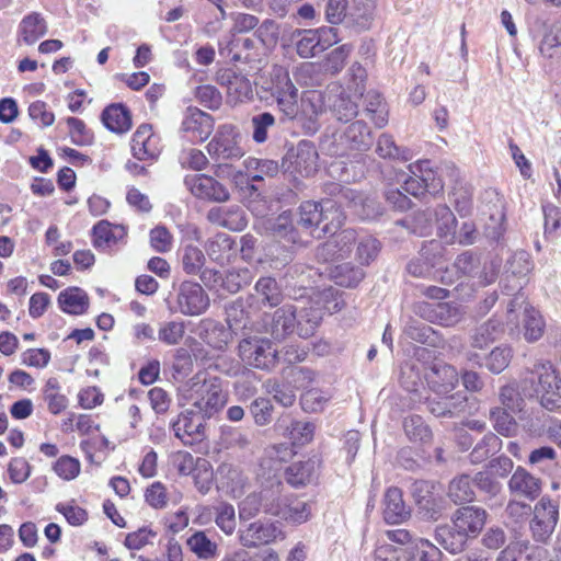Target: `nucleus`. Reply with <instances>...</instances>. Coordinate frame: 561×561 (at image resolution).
Returning a JSON list of instances; mask_svg holds the SVG:
<instances>
[{
  "instance_id": "obj_8",
  "label": "nucleus",
  "mask_w": 561,
  "mask_h": 561,
  "mask_svg": "<svg viewBox=\"0 0 561 561\" xmlns=\"http://www.w3.org/2000/svg\"><path fill=\"white\" fill-rule=\"evenodd\" d=\"M196 405L198 411H191L190 416H185L183 420L178 422L176 436L183 437L180 434V431L183 430L184 435L187 437L184 443L188 445H196V453L207 455L208 442H205L206 428L204 424V416L207 413V408L210 405V399H207L204 404L196 403Z\"/></svg>"
},
{
  "instance_id": "obj_28",
  "label": "nucleus",
  "mask_w": 561,
  "mask_h": 561,
  "mask_svg": "<svg viewBox=\"0 0 561 561\" xmlns=\"http://www.w3.org/2000/svg\"><path fill=\"white\" fill-rule=\"evenodd\" d=\"M275 426L294 445H305L313 437L314 425L312 423L294 420L288 414L278 419Z\"/></svg>"
},
{
  "instance_id": "obj_59",
  "label": "nucleus",
  "mask_w": 561,
  "mask_h": 561,
  "mask_svg": "<svg viewBox=\"0 0 561 561\" xmlns=\"http://www.w3.org/2000/svg\"><path fill=\"white\" fill-rule=\"evenodd\" d=\"M499 397L504 409L513 413L520 412L524 409L525 399L516 382L503 386L500 389Z\"/></svg>"
},
{
  "instance_id": "obj_4",
  "label": "nucleus",
  "mask_w": 561,
  "mask_h": 561,
  "mask_svg": "<svg viewBox=\"0 0 561 561\" xmlns=\"http://www.w3.org/2000/svg\"><path fill=\"white\" fill-rule=\"evenodd\" d=\"M272 95L286 119H294L299 113L298 90L294 85L287 69L275 66L271 72Z\"/></svg>"
},
{
  "instance_id": "obj_54",
  "label": "nucleus",
  "mask_w": 561,
  "mask_h": 561,
  "mask_svg": "<svg viewBox=\"0 0 561 561\" xmlns=\"http://www.w3.org/2000/svg\"><path fill=\"white\" fill-rule=\"evenodd\" d=\"M376 153L382 159L410 160V151L396 145L394 139L389 134H381L377 140Z\"/></svg>"
},
{
  "instance_id": "obj_15",
  "label": "nucleus",
  "mask_w": 561,
  "mask_h": 561,
  "mask_svg": "<svg viewBox=\"0 0 561 561\" xmlns=\"http://www.w3.org/2000/svg\"><path fill=\"white\" fill-rule=\"evenodd\" d=\"M533 267L534 265L527 252H515L505 264L504 276L502 279L504 290L510 293L518 289L517 293H522L520 290L527 283V276L533 271Z\"/></svg>"
},
{
  "instance_id": "obj_45",
  "label": "nucleus",
  "mask_w": 561,
  "mask_h": 561,
  "mask_svg": "<svg viewBox=\"0 0 561 561\" xmlns=\"http://www.w3.org/2000/svg\"><path fill=\"white\" fill-rule=\"evenodd\" d=\"M244 167L251 181H263L278 173V163L274 160L249 157L244 160Z\"/></svg>"
},
{
  "instance_id": "obj_1",
  "label": "nucleus",
  "mask_w": 561,
  "mask_h": 561,
  "mask_svg": "<svg viewBox=\"0 0 561 561\" xmlns=\"http://www.w3.org/2000/svg\"><path fill=\"white\" fill-rule=\"evenodd\" d=\"M376 561H440V550L426 539H419L408 547L383 543L375 550Z\"/></svg>"
},
{
  "instance_id": "obj_19",
  "label": "nucleus",
  "mask_w": 561,
  "mask_h": 561,
  "mask_svg": "<svg viewBox=\"0 0 561 561\" xmlns=\"http://www.w3.org/2000/svg\"><path fill=\"white\" fill-rule=\"evenodd\" d=\"M417 313L430 322L443 327H454L461 321L463 310L460 306L451 302H421L417 305Z\"/></svg>"
},
{
  "instance_id": "obj_20",
  "label": "nucleus",
  "mask_w": 561,
  "mask_h": 561,
  "mask_svg": "<svg viewBox=\"0 0 561 561\" xmlns=\"http://www.w3.org/2000/svg\"><path fill=\"white\" fill-rule=\"evenodd\" d=\"M178 305L183 314L198 316L207 309L209 299L199 284L184 282L179 289Z\"/></svg>"
},
{
  "instance_id": "obj_63",
  "label": "nucleus",
  "mask_w": 561,
  "mask_h": 561,
  "mask_svg": "<svg viewBox=\"0 0 561 561\" xmlns=\"http://www.w3.org/2000/svg\"><path fill=\"white\" fill-rule=\"evenodd\" d=\"M490 417L493 426L497 433L504 436H512L517 430V424L514 417L504 408H494L490 411Z\"/></svg>"
},
{
  "instance_id": "obj_2",
  "label": "nucleus",
  "mask_w": 561,
  "mask_h": 561,
  "mask_svg": "<svg viewBox=\"0 0 561 561\" xmlns=\"http://www.w3.org/2000/svg\"><path fill=\"white\" fill-rule=\"evenodd\" d=\"M336 204L337 202L330 199L323 203L312 201L301 203L298 211V226L310 229L317 227L323 220H329L322 229L323 232H331V226L341 227L344 216Z\"/></svg>"
},
{
  "instance_id": "obj_11",
  "label": "nucleus",
  "mask_w": 561,
  "mask_h": 561,
  "mask_svg": "<svg viewBox=\"0 0 561 561\" xmlns=\"http://www.w3.org/2000/svg\"><path fill=\"white\" fill-rule=\"evenodd\" d=\"M319 154L316 146L308 140H301L285 157L284 165L291 173L308 178L318 171Z\"/></svg>"
},
{
  "instance_id": "obj_41",
  "label": "nucleus",
  "mask_w": 561,
  "mask_h": 561,
  "mask_svg": "<svg viewBox=\"0 0 561 561\" xmlns=\"http://www.w3.org/2000/svg\"><path fill=\"white\" fill-rule=\"evenodd\" d=\"M376 0H352L348 18L358 30H368L374 21Z\"/></svg>"
},
{
  "instance_id": "obj_23",
  "label": "nucleus",
  "mask_w": 561,
  "mask_h": 561,
  "mask_svg": "<svg viewBox=\"0 0 561 561\" xmlns=\"http://www.w3.org/2000/svg\"><path fill=\"white\" fill-rule=\"evenodd\" d=\"M284 538L283 531L273 523L254 522L240 530L242 546L254 548Z\"/></svg>"
},
{
  "instance_id": "obj_49",
  "label": "nucleus",
  "mask_w": 561,
  "mask_h": 561,
  "mask_svg": "<svg viewBox=\"0 0 561 561\" xmlns=\"http://www.w3.org/2000/svg\"><path fill=\"white\" fill-rule=\"evenodd\" d=\"M266 494H273V496L277 495L275 493V482L271 484L270 489H263L259 494L252 493L249 494L241 503H240V518L249 519L253 517L255 514L260 512L262 508L265 512L266 504Z\"/></svg>"
},
{
  "instance_id": "obj_50",
  "label": "nucleus",
  "mask_w": 561,
  "mask_h": 561,
  "mask_svg": "<svg viewBox=\"0 0 561 561\" xmlns=\"http://www.w3.org/2000/svg\"><path fill=\"white\" fill-rule=\"evenodd\" d=\"M191 332L196 336L192 337L190 348L195 359H206L207 352L202 347V343L209 344L210 319H202L191 328Z\"/></svg>"
},
{
  "instance_id": "obj_51",
  "label": "nucleus",
  "mask_w": 561,
  "mask_h": 561,
  "mask_svg": "<svg viewBox=\"0 0 561 561\" xmlns=\"http://www.w3.org/2000/svg\"><path fill=\"white\" fill-rule=\"evenodd\" d=\"M250 275L248 270L228 271L224 275L213 271V286L219 284L229 293H237L249 283Z\"/></svg>"
},
{
  "instance_id": "obj_39",
  "label": "nucleus",
  "mask_w": 561,
  "mask_h": 561,
  "mask_svg": "<svg viewBox=\"0 0 561 561\" xmlns=\"http://www.w3.org/2000/svg\"><path fill=\"white\" fill-rule=\"evenodd\" d=\"M58 304L62 311L70 314H82L89 307L87 293L79 287H69L58 296Z\"/></svg>"
},
{
  "instance_id": "obj_32",
  "label": "nucleus",
  "mask_w": 561,
  "mask_h": 561,
  "mask_svg": "<svg viewBox=\"0 0 561 561\" xmlns=\"http://www.w3.org/2000/svg\"><path fill=\"white\" fill-rule=\"evenodd\" d=\"M93 245L100 250H107L126 237V229L122 225H112L107 220L99 221L92 229Z\"/></svg>"
},
{
  "instance_id": "obj_57",
  "label": "nucleus",
  "mask_w": 561,
  "mask_h": 561,
  "mask_svg": "<svg viewBox=\"0 0 561 561\" xmlns=\"http://www.w3.org/2000/svg\"><path fill=\"white\" fill-rule=\"evenodd\" d=\"M403 428L412 442L427 443L432 439V431L420 415H410L404 419Z\"/></svg>"
},
{
  "instance_id": "obj_48",
  "label": "nucleus",
  "mask_w": 561,
  "mask_h": 561,
  "mask_svg": "<svg viewBox=\"0 0 561 561\" xmlns=\"http://www.w3.org/2000/svg\"><path fill=\"white\" fill-rule=\"evenodd\" d=\"M43 398L53 414H59L68 407V399L60 392L59 381L55 377H50L46 381L43 388Z\"/></svg>"
},
{
  "instance_id": "obj_46",
  "label": "nucleus",
  "mask_w": 561,
  "mask_h": 561,
  "mask_svg": "<svg viewBox=\"0 0 561 561\" xmlns=\"http://www.w3.org/2000/svg\"><path fill=\"white\" fill-rule=\"evenodd\" d=\"M503 332V324L499 320L490 319L477 328L472 336V346L482 350L501 337Z\"/></svg>"
},
{
  "instance_id": "obj_43",
  "label": "nucleus",
  "mask_w": 561,
  "mask_h": 561,
  "mask_svg": "<svg viewBox=\"0 0 561 561\" xmlns=\"http://www.w3.org/2000/svg\"><path fill=\"white\" fill-rule=\"evenodd\" d=\"M397 224L408 228L415 234L427 236L434 226V209L417 210L413 215L398 220Z\"/></svg>"
},
{
  "instance_id": "obj_40",
  "label": "nucleus",
  "mask_w": 561,
  "mask_h": 561,
  "mask_svg": "<svg viewBox=\"0 0 561 561\" xmlns=\"http://www.w3.org/2000/svg\"><path fill=\"white\" fill-rule=\"evenodd\" d=\"M472 483L473 479H471L468 474H460L455 477L448 486L447 495L449 500L456 505L472 502L476 497Z\"/></svg>"
},
{
  "instance_id": "obj_61",
  "label": "nucleus",
  "mask_w": 561,
  "mask_h": 561,
  "mask_svg": "<svg viewBox=\"0 0 561 561\" xmlns=\"http://www.w3.org/2000/svg\"><path fill=\"white\" fill-rule=\"evenodd\" d=\"M185 186L197 199L210 201V176L207 174H190L185 176Z\"/></svg>"
},
{
  "instance_id": "obj_36",
  "label": "nucleus",
  "mask_w": 561,
  "mask_h": 561,
  "mask_svg": "<svg viewBox=\"0 0 561 561\" xmlns=\"http://www.w3.org/2000/svg\"><path fill=\"white\" fill-rule=\"evenodd\" d=\"M47 33L45 19L37 12H32L24 16L19 25L21 41L26 45L35 44Z\"/></svg>"
},
{
  "instance_id": "obj_22",
  "label": "nucleus",
  "mask_w": 561,
  "mask_h": 561,
  "mask_svg": "<svg viewBox=\"0 0 561 561\" xmlns=\"http://www.w3.org/2000/svg\"><path fill=\"white\" fill-rule=\"evenodd\" d=\"M217 82L226 89V93L232 103L250 100L253 89L250 80L232 69H224L217 72Z\"/></svg>"
},
{
  "instance_id": "obj_25",
  "label": "nucleus",
  "mask_w": 561,
  "mask_h": 561,
  "mask_svg": "<svg viewBox=\"0 0 561 561\" xmlns=\"http://www.w3.org/2000/svg\"><path fill=\"white\" fill-rule=\"evenodd\" d=\"M508 490L516 497L534 501L541 493V480L518 467L508 481Z\"/></svg>"
},
{
  "instance_id": "obj_26",
  "label": "nucleus",
  "mask_w": 561,
  "mask_h": 561,
  "mask_svg": "<svg viewBox=\"0 0 561 561\" xmlns=\"http://www.w3.org/2000/svg\"><path fill=\"white\" fill-rule=\"evenodd\" d=\"M218 492L226 496L238 497L243 491V477L238 468L230 463H222L218 467L215 476Z\"/></svg>"
},
{
  "instance_id": "obj_55",
  "label": "nucleus",
  "mask_w": 561,
  "mask_h": 561,
  "mask_svg": "<svg viewBox=\"0 0 561 561\" xmlns=\"http://www.w3.org/2000/svg\"><path fill=\"white\" fill-rule=\"evenodd\" d=\"M255 293L261 297L262 302L271 307L282 302L283 294L275 278L261 277L255 284Z\"/></svg>"
},
{
  "instance_id": "obj_35",
  "label": "nucleus",
  "mask_w": 561,
  "mask_h": 561,
  "mask_svg": "<svg viewBox=\"0 0 561 561\" xmlns=\"http://www.w3.org/2000/svg\"><path fill=\"white\" fill-rule=\"evenodd\" d=\"M318 468V461L312 458L294 462L286 469L285 479L290 485L299 488L313 480Z\"/></svg>"
},
{
  "instance_id": "obj_17",
  "label": "nucleus",
  "mask_w": 561,
  "mask_h": 561,
  "mask_svg": "<svg viewBox=\"0 0 561 561\" xmlns=\"http://www.w3.org/2000/svg\"><path fill=\"white\" fill-rule=\"evenodd\" d=\"M486 518L488 513L484 508L478 506H462L454 512L451 523L469 540L480 535L486 523Z\"/></svg>"
},
{
  "instance_id": "obj_53",
  "label": "nucleus",
  "mask_w": 561,
  "mask_h": 561,
  "mask_svg": "<svg viewBox=\"0 0 561 561\" xmlns=\"http://www.w3.org/2000/svg\"><path fill=\"white\" fill-rule=\"evenodd\" d=\"M352 48L351 45L344 44L331 50L325 58L319 62L321 70L332 76L337 75L344 68Z\"/></svg>"
},
{
  "instance_id": "obj_64",
  "label": "nucleus",
  "mask_w": 561,
  "mask_h": 561,
  "mask_svg": "<svg viewBox=\"0 0 561 561\" xmlns=\"http://www.w3.org/2000/svg\"><path fill=\"white\" fill-rule=\"evenodd\" d=\"M67 125L71 141L77 146H89L93 142V133L83 121L77 117H68Z\"/></svg>"
},
{
  "instance_id": "obj_52",
  "label": "nucleus",
  "mask_w": 561,
  "mask_h": 561,
  "mask_svg": "<svg viewBox=\"0 0 561 561\" xmlns=\"http://www.w3.org/2000/svg\"><path fill=\"white\" fill-rule=\"evenodd\" d=\"M434 224L437 226L438 236L447 241H453L456 232V218L446 205L434 208Z\"/></svg>"
},
{
  "instance_id": "obj_47",
  "label": "nucleus",
  "mask_w": 561,
  "mask_h": 561,
  "mask_svg": "<svg viewBox=\"0 0 561 561\" xmlns=\"http://www.w3.org/2000/svg\"><path fill=\"white\" fill-rule=\"evenodd\" d=\"M364 276L365 273L360 267H356L348 262L337 264L331 271V277L335 284L342 287H355L363 280Z\"/></svg>"
},
{
  "instance_id": "obj_60",
  "label": "nucleus",
  "mask_w": 561,
  "mask_h": 561,
  "mask_svg": "<svg viewBox=\"0 0 561 561\" xmlns=\"http://www.w3.org/2000/svg\"><path fill=\"white\" fill-rule=\"evenodd\" d=\"M322 70L319 64L316 62H302L294 71V79L300 85L316 87L320 85L322 78Z\"/></svg>"
},
{
  "instance_id": "obj_33",
  "label": "nucleus",
  "mask_w": 561,
  "mask_h": 561,
  "mask_svg": "<svg viewBox=\"0 0 561 561\" xmlns=\"http://www.w3.org/2000/svg\"><path fill=\"white\" fill-rule=\"evenodd\" d=\"M104 126L116 134H125L131 127V115L129 110L122 103H114L106 106L101 115Z\"/></svg>"
},
{
  "instance_id": "obj_44",
  "label": "nucleus",
  "mask_w": 561,
  "mask_h": 561,
  "mask_svg": "<svg viewBox=\"0 0 561 561\" xmlns=\"http://www.w3.org/2000/svg\"><path fill=\"white\" fill-rule=\"evenodd\" d=\"M365 113L378 128L385 127L388 123L387 104L376 91L367 92L365 96Z\"/></svg>"
},
{
  "instance_id": "obj_9",
  "label": "nucleus",
  "mask_w": 561,
  "mask_h": 561,
  "mask_svg": "<svg viewBox=\"0 0 561 561\" xmlns=\"http://www.w3.org/2000/svg\"><path fill=\"white\" fill-rule=\"evenodd\" d=\"M317 100L321 101L340 122L347 123L352 121L359 111L358 99L356 96L353 99L340 85L329 87L323 94H317Z\"/></svg>"
},
{
  "instance_id": "obj_34",
  "label": "nucleus",
  "mask_w": 561,
  "mask_h": 561,
  "mask_svg": "<svg viewBox=\"0 0 561 561\" xmlns=\"http://www.w3.org/2000/svg\"><path fill=\"white\" fill-rule=\"evenodd\" d=\"M437 248V243H431V247L423 248L420 256L408 264V272L415 277L436 278L435 268L439 264V257L432 252Z\"/></svg>"
},
{
  "instance_id": "obj_31",
  "label": "nucleus",
  "mask_w": 561,
  "mask_h": 561,
  "mask_svg": "<svg viewBox=\"0 0 561 561\" xmlns=\"http://www.w3.org/2000/svg\"><path fill=\"white\" fill-rule=\"evenodd\" d=\"M182 128L192 134V139L204 141L210 136V116L197 107H188Z\"/></svg>"
},
{
  "instance_id": "obj_29",
  "label": "nucleus",
  "mask_w": 561,
  "mask_h": 561,
  "mask_svg": "<svg viewBox=\"0 0 561 561\" xmlns=\"http://www.w3.org/2000/svg\"><path fill=\"white\" fill-rule=\"evenodd\" d=\"M304 306H296V323L298 335L307 339L314 334L317 328L322 320V308L313 302L302 301Z\"/></svg>"
},
{
  "instance_id": "obj_3",
  "label": "nucleus",
  "mask_w": 561,
  "mask_h": 561,
  "mask_svg": "<svg viewBox=\"0 0 561 561\" xmlns=\"http://www.w3.org/2000/svg\"><path fill=\"white\" fill-rule=\"evenodd\" d=\"M283 484L280 481H275V493L266 494L265 513L279 517L291 523H305L311 515L310 505L297 497L283 496Z\"/></svg>"
},
{
  "instance_id": "obj_56",
  "label": "nucleus",
  "mask_w": 561,
  "mask_h": 561,
  "mask_svg": "<svg viewBox=\"0 0 561 561\" xmlns=\"http://www.w3.org/2000/svg\"><path fill=\"white\" fill-rule=\"evenodd\" d=\"M205 261H206V259H205L204 253L197 247L187 245L184 249V254L182 257L184 271L187 274H193V275L201 273L202 280L205 283V285H207V283H206L207 271L202 272Z\"/></svg>"
},
{
  "instance_id": "obj_24",
  "label": "nucleus",
  "mask_w": 561,
  "mask_h": 561,
  "mask_svg": "<svg viewBox=\"0 0 561 561\" xmlns=\"http://www.w3.org/2000/svg\"><path fill=\"white\" fill-rule=\"evenodd\" d=\"M428 387L437 394H447L458 383V373L451 365L434 363L425 374Z\"/></svg>"
},
{
  "instance_id": "obj_10",
  "label": "nucleus",
  "mask_w": 561,
  "mask_h": 561,
  "mask_svg": "<svg viewBox=\"0 0 561 561\" xmlns=\"http://www.w3.org/2000/svg\"><path fill=\"white\" fill-rule=\"evenodd\" d=\"M276 348L271 341L259 337L243 339L239 343V355L249 366L260 369H268L275 364Z\"/></svg>"
},
{
  "instance_id": "obj_6",
  "label": "nucleus",
  "mask_w": 561,
  "mask_h": 561,
  "mask_svg": "<svg viewBox=\"0 0 561 561\" xmlns=\"http://www.w3.org/2000/svg\"><path fill=\"white\" fill-rule=\"evenodd\" d=\"M538 377L537 393L548 411L561 410V379L550 362L536 363L531 370Z\"/></svg>"
},
{
  "instance_id": "obj_42",
  "label": "nucleus",
  "mask_w": 561,
  "mask_h": 561,
  "mask_svg": "<svg viewBox=\"0 0 561 561\" xmlns=\"http://www.w3.org/2000/svg\"><path fill=\"white\" fill-rule=\"evenodd\" d=\"M344 138L351 149L367 150L373 145V135L364 121L352 123L344 133Z\"/></svg>"
},
{
  "instance_id": "obj_58",
  "label": "nucleus",
  "mask_w": 561,
  "mask_h": 561,
  "mask_svg": "<svg viewBox=\"0 0 561 561\" xmlns=\"http://www.w3.org/2000/svg\"><path fill=\"white\" fill-rule=\"evenodd\" d=\"M404 333L411 340L422 344L434 345L436 341L434 330L428 324L416 319H410L407 322Z\"/></svg>"
},
{
  "instance_id": "obj_37",
  "label": "nucleus",
  "mask_w": 561,
  "mask_h": 561,
  "mask_svg": "<svg viewBox=\"0 0 561 561\" xmlns=\"http://www.w3.org/2000/svg\"><path fill=\"white\" fill-rule=\"evenodd\" d=\"M436 541L450 553H460L465 550L468 538L453 524L438 526L435 530Z\"/></svg>"
},
{
  "instance_id": "obj_7",
  "label": "nucleus",
  "mask_w": 561,
  "mask_h": 561,
  "mask_svg": "<svg viewBox=\"0 0 561 561\" xmlns=\"http://www.w3.org/2000/svg\"><path fill=\"white\" fill-rule=\"evenodd\" d=\"M517 310H523L525 340L529 343L538 341L543 335L546 324L539 311L535 310L526 302L524 293H517L507 306V318L510 322H516L517 317L515 313Z\"/></svg>"
},
{
  "instance_id": "obj_18",
  "label": "nucleus",
  "mask_w": 561,
  "mask_h": 561,
  "mask_svg": "<svg viewBox=\"0 0 561 561\" xmlns=\"http://www.w3.org/2000/svg\"><path fill=\"white\" fill-rule=\"evenodd\" d=\"M332 239L322 244L318 250V257L323 260L344 259L347 257L353 249V244L357 241V233L352 228L343 229L339 232V227L331 226Z\"/></svg>"
},
{
  "instance_id": "obj_38",
  "label": "nucleus",
  "mask_w": 561,
  "mask_h": 561,
  "mask_svg": "<svg viewBox=\"0 0 561 561\" xmlns=\"http://www.w3.org/2000/svg\"><path fill=\"white\" fill-rule=\"evenodd\" d=\"M293 38L296 53L301 58L308 59L322 51L320 50L321 33L316 30H297L293 34Z\"/></svg>"
},
{
  "instance_id": "obj_62",
  "label": "nucleus",
  "mask_w": 561,
  "mask_h": 561,
  "mask_svg": "<svg viewBox=\"0 0 561 561\" xmlns=\"http://www.w3.org/2000/svg\"><path fill=\"white\" fill-rule=\"evenodd\" d=\"M184 321H168L163 322L158 331V339L167 345H178L185 334Z\"/></svg>"
},
{
  "instance_id": "obj_14",
  "label": "nucleus",
  "mask_w": 561,
  "mask_h": 561,
  "mask_svg": "<svg viewBox=\"0 0 561 561\" xmlns=\"http://www.w3.org/2000/svg\"><path fill=\"white\" fill-rule=\"evenodd\" d=\"M409 170L412 176L407 179L402 186L408 194L417 197L427 191L437 192L443 188V183L439 179H435L428 160L412 163L409 165Z\"/></svg>"
},
{
  "instance_id": "obj_12",
  "label": "nucleus",
  "mask_w": 561,
  "mask_h": 561,
  "mask_svg": "<svg viewBox=\"0 0 561 561\" xmlns=\"http://www.w3.org/2000/svg\"><path fill=\"white\" fill-rule=\"evenodd\" d=\"M296 305H284L272 313H265L260 322L261 330L274 340H284L295 330Z\"/></svg>"
},
{
  "instance_id": "obj_16",
  "label": "nucleus",
  "mask_w": 561,
  "mask_h": 561,
  "mask_svg": "<svg viewBox=\"0 0 561 561\" xmlns=\"http://www.w3.org/2000/svg\"><path fill=\"white\" fill-rule=\"evenodd\" d=\"M241 136L233 125H222L216 133L213 160H238L243 156L240 147Z\"/></svg>"
},
{
  "instance_id": "obj_13",
  "label": "nucleus",
  "mask_w": 561,
  "mask_h": 561,
  "mask_svg": "<svg viewBox=\"0 0 561 561\" xmlns=\"http://www.w3.org/2000/svg\"><path fill=\"white\" fill-rule=\"evenodd\" d=\"M176 467L180 474H191L195 486L202 494L210 490V461L206 457L196 459L190 453H178Z\"/></svg>"
},
{
  "instance_id": "obj_27",
  "label": "nucleus",
  "mask_w": 561,
  "mask_h": 561,
  "mask_svg": "<svg viewBox=\"0 0 561 561\" xmlns=\"http://www.w3.org/2000/svg\"><path fill=\"white\" fill-rule=\"evenodd\" d=\"M434 485L424 480L415 481L412 484V496L419 506V508L424 512V515L430 518L436 520L442 513V505L435 499L433 493Z\"/></svg>"
},
{
  "instance_id": "obj_30",
  "label": "nucleus",
  "mask_w": 561,
  "mask_h": 561,
  "mask_svg": "<svg viewBox=\"0 0 561 561\" xmlns=\"http://www.w3.org/2000/svg\"><path fill=\"white\" fill-rule=\"evenodd\" d=\"M383 518L388 524H400L410 516V510L403 501L399 488H389L383 497Z\"/></svg>"
},
{
  "instance_id": "obj_21",
  "label": "nucleus",
  "mask_w": 561,
  "mask_h": 561,
  "mask_svg": "<svg viewBox=\"0 0 561 561\" xmlns=\"http://www.w3.org/2000/svg\"><path fill=\"white\" fill-rule=\"evenodd\" d=\"M160 141L149 124L140 125L131 138L133 156L140 161L156 160L160 154Z\"/></svg>"
},
{
  "instance_id": "obj_5",
  "label": "nucleus",
  "mask_w": 561,
  "mask_h": 561,
  "mask_svg": "<svg viewBox=\"0 0 561 561\" xmlns=\"http://www.w3.org/2000/svg\"><path fill=\"white\" fill-rule=\"evenodd\" d=\"M529 522L531 538L538 543H547L559 520V505L549 496H542L533 508Z\"/></svg>"
}]
</instances>
